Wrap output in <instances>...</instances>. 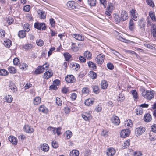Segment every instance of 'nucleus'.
Returning a JSON list of instances; mask_svg holds the SVG:
<instances>
[{"label":"nucleus","instance_id":"nucleus-1","mask_svg":"<svg viewBox=\"0 0 156 156\" xmlns=\"http://www.w3.org/2000/svg\"><path fill=\"white\" fill-rule=\"evenodd\" d=\"M48 66V65L45 63L41 66H39L35 71L36 74H39L42 73L45 69L47 70Z\"/></svg>","mask_w":156,"mask_h":156},{"label":"nucleus","instance_id":"nucleus-2","mask_svg":"<svg viewBox=\"0 0 156 156\" xmlns=\"http://www.w3.org/2000/svg\"><path fill=\"white\" fill-rule=\"evenodd\" d=\"M34 27L39 30H41L42 29V30H45L46 27L45 24L44 23H39L37 22L34 24Z\"/></svg>","mask_w":156,"mask_h":156},{"label":"nucleus","instance_id":"nucleus-3","mask_svg":"<svg viewBox=\"0 0 156 156\" xmlns=\"http://www.w3.org/2000/svg\"><path fill=\"white\" fill-rule=\"evenodd\" d=\"M105 55L102 54H100L97 56L95 59L96 62L98 64H101L104 62Z\"/></svg>","mask_w":156,"mask_h":156},{"label":"nucleus","instance_id":"nucleus-4","mask_svg":"<svg viewBox=\"0 0 156 156\" xmlns=\"http://www.w3.org/2000/svg\"><path fill=\"white\" fill-rule=\"evenodd\" d=\"M144 97L148 100H150L153 98L154 97V94L152 91L147 90Z\"/></svg>","mask_w":156,"mask_h":156},{"label":"nucleus","instance_id":"nucleus-5","mask_svg":"<svg viewBox=\"0 0 156 156\" xmlns=\"http://www.w3.org/2000/svg\"><path fill=\"white\" fill-rule=\"evenodd\" d=\"M136 20H134L133 19H131L129 23L128 27L129 30L132 31H133L135 28V24L136 22Z\"/></svg>","mask_w":156,"mask_h":156},{"label":"nucleus","instance_id":"nucleus-6","mask_svg":"<svg viewBox=\"0 0 156 156\" xmlns=\"http://www.w3.org/2000/svg\"><path fill=\"white\" fill-rule=\"evenodd\" d=\"M145 130L144 128L140 127L136 129L135 132L137 136H138L143 133Z\"/></svg>","mask_w":156,"mask_h":156},{"label":"nucleus","instance_id":"nucleus-7","mask_svg":"<svg viewBox=\"0 0 156 156\" xmlns=\"http://www.w3.org/2000/svg\"><path fill=\"white\" fill-rule=\"evenodd\" d=\"M65 80L69 83H73L75 81L74 77L72 75H67L65 77Z\"/></svg>","mask_w":156,"mask_h":156},{"label":"nucleus","instance_id":"nucleus-8","mask_svg":"<svg viewBox=\"0 0 156 156\" xmlns=\"http://www.w3.org/2000/svg\"><path fill=\"white\" fill-rule=\"evenodd\" d=\"M112 122L115 125H118L120 123L119 118L116 116H113L111 119Z\"/></svg>","mask_w":156,"mask_h":156},{"label":"nucleus","instance_id":"nucleus-9","mask_svg":"<svg viewBox=\"0 0 156 156\" xmlns=\"http://www.w3.org/2000/svg\"><path fill=\"white\" fill-rule=\"evenodd\" d=\"M77 3L73 1H68L67 3V6L69 8L72 9H76V5Z\"/></svg>","mask_w":156,"mask_h":156},{"label":"nucleus","instance_id":"nucleus-10","mask_svg":"<svg viewBox=\"0 0 156 156\" xmlns=\"http://www.w3.org/2000/svg\"><path fill=\"white\" fill-rule=\"evenodd\" d=\"M130 132L129 129L123 130L120 133V136L122 137L125 138L129 136Z\"/></svg>","mask_w":156,"mask_h":156},{"label":"nucleus","instance_id":"nucleus-11","mask_svg":"<svg viewBox=\"0 0 156 156\" xmlns=\"http://www.w3.org/2000/svg\"><path fill=\"white\" fill-rule=\"evenodd\" d=\"M121 21H124L128 18V14L125 11H123L121 13V17H120Z\"/></svg>","mask_w":156,"mask_h":156},{"label":"nucleus","instance_id":"nucleus-12","mask_svg":"<svg viewBox=\"0 0 156 156\" xmlns=\"http://www.w3.org/2000/svg\"><path fill=\"white\" fill-rule=\"evenodd\" d=\"M9 87L12 91L14 93H16L17 91V89L16 86L14 83L12 81H10L9 84Z\"/></svg>","mask_w":156,"mask_h":156},{"label":"nucleus","instance_id":"nucleus-13","mask_svg":"<svg viewBox=\"0 0 156 156\" xmlns=\"http://www.w3.org/2000/svg\"><path fill=\"white\" fill-rule=\"evenodd\" d=\"M115 153V150L112 148H110L108 149L107 151L106 154L108 156H113Z\"/></svg>","mask_w":156,"mask_h":156},{"label":"nucleus","instance_id":"nucleus-14","mask_svg":"<svg viewBox=\"0 0 156 156\" xmlns=\"http://www.w3.org/2000/svg\"><path fill=\"white\" fill-rule=\"evenodd\" d=\"M73 36L75 39L79 41H83L84 40V37L81 35L78 34H74Z\"/></svg>","mask_w":156,"mask_h":156},{"label":"nucleus","instance_id":"nucleus-15","mask_svg":"<svg viewBox=\"0 0 156 156\" xmlns=\"http://www.w3.org/2000/svg\"><path fill=\"white\" fill-rule=\"evenodd\" d=\"M8 139L9 141L11 142L12 144L16 145L17 143V139L14 136H10Z\"/></svg>","mask_w":156,"mask_h":156},{"label":"nucleus","instance_id":"nucleus-16","mask_svg":"<svg viewBox=\"0 0 156 156\" xmlns=\"http://www.w3.org/2000/svg\"><path fill=\"white\" fill-rule=\"evenodd\" d=\"M151 116L150 114L149 113L145 114L144 117V121L147 122L151 121Z\"/></svg>","mask_w":156,"mask_h":156},{"label":"nucleus","instance_id":"nucleus-17","mask_svg":"<svg viewBox=\"0 0 156 156\" xmlns=\"http://www.w3.org/2000/svg\"><path fill=\"white\" fill-rule=\"evenodd\" d=\"M25 131L28 133H31L34 131V129L28 125L24 126Z\"/></svg>","mask_w":156,"mask_h":156},{"label":"nucleus","instance_id":"nucleus-18","mask_svg":"<svg viewBox=\"0 0 156 156\" xmlns=\"http://www.w3.org/2000/svg\"><path fill=\"white\" fill-rule=\"evenodd\" d=\"M53 74V73L51 71H47L44 73V78L46 79H48L52 76Z\"/></svg>","mask_w":156,"mask_h":156},{"label":"nucleus","instance_id":"nucleus-19","mask_svg":"<svg viewBox=\"0 0 156 156\" xmlns=\"http://www.w3.org/2000/svg\"><path fill=\"white\" fill-rule=\"evenodd\" d=\"M146 25V22L145 21L143 20H140L139 25L141 29L145 30Z\"/></svg>","mask_w":156,"mask_h":156},{"label":"nucleus","instance_id":"nucleus-20","mask_svg":"<svg viewBox=\"0 0 156 156\" xmlns=\"http://www.w3.org/2000/svg\"><path fill=\"white\" fill-rule=\"evenodd\" d=\"M131 16L132 18V19L136 21L137 20V16L136 14L135 10L132 9L130 11Z\"/></svg>","mask_w":156,"mask_h":156},{"label":"nucleus","instance_id":"nucleus-21","mask_svg":"<svg viewBox=\"0 0 156 156\" xmlns=\"http://www.w3.org/2000/svg\"><path fill=\"white\" fill-rule=\"evenodd\" d=\"M150 30L153 37H156V25H153L152 28H151Z\"/></svg>","mask_w":156,"mask_h":156},{"label":"nucleus","instance_id":"nucleus-22","mask_svg":"<svg viewBox=\"0 0 156 156\" xmlns=\"http://www.w3.org/2000/svg\"><path fill=\"white\" fill-rule=\"evenodd\" d=\"M82 116L85 121L91 119V115L86 113H85V114H82Z\"/></svg>","mask_w":156,"mask_h":156},{"label":"nucleus","instance_id":"nucleus-23","mask_svg":"<svg viewBox=\"0 0 156 156\" xmlns=\"http://www.w3.org/2000/svg\"><path fill=\"white\" fill-rule=\"evenodd\" d=\"M108 86L107 82L105 80H103L101 83V87L102 89H105L107 88Z\"/></svg>","mask_w":156,"mask_h":156},{"label":"nucleus","instance_id":"nucleus-24","mask_svg":"<svg viewBox=\"0 0 156 156\" xmlns=\"http://www.w3.org/2000/svg\"><path fill=\"white\" fill-rule=\"evenodd\" d=\"M38 14L41 19H44L46 17V13L43 10H39L38 11Z\"/></svg>","mask_w":156,"mask_h":156},{"label":"nucleus","instance_id":"nucleus-25","mask_svg":"<svg viewBox=\"0 0 156 156\" xmlns=\"http://www.w3.org/2000/svg\"><path fill=\"white\" fill-rule=\"evenodd\" d=\"M13 100L12 97L10 95H8L5 97L4 101H6L8 103H11Z\"/></svg>","mask_w":156,"mask_h":156},{"label":"nucleus","instance_id":"nucleus-26","mask_svg":"<svg viewBox=\"0 0 156 156\" xmlns=\"http://www.w3.org/2000/svg\"><path fill=\"white\" fill-rule=\"evenodd\" d=\"M88 4L91 7L95 6L96 4V0H87Z\"/></svg>","mask_w":156,"mask_h":156},{"label":"nucleus","instance_id":"nucleus-27","mask_svg":"<svg viewBox=\"0 0 156 156\" xmlns=\"http://www.w3.org/2000/svg\"><path fill=\"white\" fill-rule=\"evenodd\" d=\"M79 155V151L77 150H73L70 152V156H78Z\"/></svg>","mask_w":156,"mask_h":156},{"label":"nucleus","instance_id":"nucleus-28","mask_svg":"<svg viewBox=\"0 0 156 156\" xmlns=\"http://www.w3.org/2000/svg\"><path fill=\"white\" fill-rule=\"evenodd\" d=\"M84 55L87 59H90L91 58L92 54L90 52L87 51L84 52Z\"/></svg>","mask_w":156,"mask_h":156},{"label":"nucleus","instance_id":"nucleus-29","mask_svg":"<svg viewBox=\"0 0 156 156\" xmlns=\"http://www.w3.org/2000/svg\"><path fill=\"white\" fill-rule=\"evenodd\" d=\"M41 98L39 97H36L34 99V103L35 105H38L41 102Z\"/></svg>","mask_w":156,"mask_h":156},{"label":"nucleus","instance_id":"nucleus-30","mask_svg":"<svg viewBox=\"0 0 156 156\" xmlns=\"http://www.w3.org/2000/svg\"><path fill=\"white\" fill-rule=\"evenodd\" d=\"M25 31L24 30H21L19 31L18 34V36L20 38H23L26 35Z\"/></svg>","mask_w":156,"mask_h":156},{"label":"nucleus","instance_id":"nucleus-31","mask_svg":"<svg viewBox=\"0 0 156 156\" xmlns=\"http://www.w3.org/2000/svg\"><path fill=\"white\" fill-rule=\"evenodd\" d=\"M93 101L90 99H87L85 101V104L88 106L91 105L93 104Z\"/></svg>","mask_w":156,"mask_h":156},{"label":"nucleus","instance_id":"nucleus-32","mask_svg":"<svg viewBox=\"0 0 156 156\" xmlns=\"http://www.w3.org/2000/svg\"><path fill=\"white\" fill-rule=\"evenodd\" d=\"M149 15L152 21L156 22V18L154 12L150 11L149 12Z\"/></svg>","mask_w":156,"mask_h":156},{"label":"nucleus","instance_id":"nucleus-33","mask_svg":"<svg viewBox=\"0 0 156 156\" xmlns=\"http://www.w3.org/2000/svg\"><path fill=\"white\" fill-rule=\"evenodd\" d=\"M88 66L89 67L92 68L93 69H96V66L95 63L91 61H89L88 62Z\"/></svg>","mask_w":156,"mask_h":156},{"label":"nucleus","instance_id":"nucleus-34","mask_svg":"<svg viewBox=\"0 0 156 156\" xmlns=\"http://www.w3.org/2000/svg\"><path fill=\"white\" fill-rule=\"evenodd\" d=\"M89 92V90L88 88L87 87H84L82 90V92L83 95L88 94Z\"/></svg>","mask_w":156,"mask_h":156},{"label":"nucleus","instance_id":"nucleus-35","mask_svg":"<svg viewBox=\"0 0 156 156\" xmlns=\"http://www.w3.org/2000/svg\"><path fill=\"white\" fill-rule=\"evenodd\" d=\"M41 149L44 151H47L49 150V147L46 144H43L41 147Z\"/></svg>","mask_w":156,"mask_h":156},{"label":"nucleus","instance_id":"nucleus-36","mask_svg":"<svg viewBox=\"0 0 156 156\" xmlns=\"http://www.w3.org/2000/svg\"><path fill=\"white\" fill-rule=\"evenodd\" d=\"M4 44L5 47L9 48L11 45V41L9 40L5 41Z\"/></svg>","mask_w":156,"mask_h":156},{"label":"nucleus","instance_id":"nucleus-37","mask_svg":"<svg viewBox=\"0 0 156 156\" xmlns=\"http://www.w3.org/2000/svg\"><path fill=\"white\" fill-rule=\"evenodd\" d=\"M92 88L94 91V92L95 94H97L99 93V87L98 86L94 85L92 86Z\"/></svg>","mask_w":156,"mask_h":156},{"label":"nucleus","instance_id":"nucleus-38","mask_svg":"<svg viewBox=\"0 0 156 156\" xmlns=\"http://www.w3.org/2000/svg\"><path fill=\"white\" fill-rule=\"evenodd\" d=\"M131 92L135 99H137L138 98V93L136 90H132L131 91Z\"/></svg>","mask_w":156,"mask_h":156},{"label":"nucleus","instance_id":"nucleus-39","mask_svg":"<svg viewBox=\"0 0 156 156\" xmlns=\"http://www.w3.org/2000/svg\"><path fill=\"white\" fill-rule=\"evenodd\" d=\"M20 69H22L23 70H26L27 69L28 66L26 64L23 63L22 64L20 65Z\"/></svg>","mask_w":156,"mask_h":156},{"label":"nucleus","instance_id":"nucleus-40","mask_svg":"<svg viewBox=\"0 0 156 156\" xmlns=\"http://www.w3.org/2000/svg\"><path fill=\"white\" fill-rule=\"evenodd\" d=\"M72 67L73 69H74L76 71H77L80 68V65L78 63H75L72 64Z\"/></svg>","mask_w":156,"mask_h":156},{"label":"nucleus","instance_id":"nucleus-41","mask_svg":"<svg viewBox=\"0 0 156 156\" xmlns=\"http://www.w3.org/2000/svg\"><path fill=\"white\" fill-rule=\"evenodd\" d=\"M8 72L5 69H1L0 70V75L5 76L7 75Z\"/></svg>","mask_w":156,"mask_h":156},{"label":"nucleus","instance_id":"nucleus-42","mask_svg":"<svg viewBox=\"0 0 156 156\" xmlns=\"http://www.w3.org/2000/svg\"><path fill=\"white\" fill-rule=\"evenodd\" d=\"M64 112L66 114H69L70 112V108L68 106H66L64 107L63 109Z\"/></svg>","mask_w":156,"mask_h":156},{"label":"nucleus","instance_id":"nucleus-43","mask_svg":"<svg viewBox=\"0 0 156 156\" xmlns=\"http://www.w3.org/2000/svg\"><path fill=\"white\" fill-rule=\"evenodd\" d=\"M32 45L29 43L26 44L23 46V47L26 50H28L31 48H32Z\"/></svg>","mask_w":156,"mask_h":156},{"label":"nucleus","instance_id":"nucleus-44","mask_svg":"<svg viewBox=\"0 0 156 156\" xmlns=\"http://www.w3.org/2000/svg\"><path fill=\"white\" fill-rule=\"evenodd\" d=\"M114 9V7L113 6L112 4L110 3L109 5L107 7V10L110 11V12H112Z\"/></svg>","mask_w":156,"mask_h":156},{"label":"nucleus","instance_id":"nucleus-45","mask_svg":"<svg viewBox=\"0 0 156 156\" xmlns=\"http://www.w3.org/2000/svg\"><path fill=\"white\" fill-rule=\"evenodd\" d=\"M64 56L65 58V60L66 61L69 60L70 58L71 57V55L67 53H65L64 54Z\"/></svg>","mask_w":156,"mask_h":156},{"label":"nucleus","instance_id":"nucleus-46","mask_svg":"<svg viewBox=\"0 0 156 156\" xmlns=\"http://www.w3.org/2000/svg\"><path fill=\"white\" fill-rule=\"evenodd\" d=\"M24 31L28 32L30 30V26L29 24L28 23L25 24L24 25V26L23 27Z\"/></svg>","mask_w":156,"mask_h":156},{"label":"nucleus","instance_id":"nucleus-47","mask_svg":"<svg viewBox=\"0 0 156 156\" xmlns=\"http://www.w3.org/2000/svg\"><path fill=\"white\" fill-rule=\"evenodd\" d=\"M65 134L66 135L67 138L68 139H69L71 137L72 135V132L69 130L66 131Z\"/></svg>","mask_w":156,"mask_h":156},{"label":"nucleus","instance_id":"nucleus-48","mask_svg":"<svg viewBox=\"0 0 156 156\" xmlns=\"http://www.w3.org/2000/svg\"><path fill=\"white\" fill-rule=\"evenodd\" d=\"M130 140H128L126 141L124 143L123 145V147H124V148H126L130 145Z\"/></svg>","mask_w":156,"mask_h":156},{"label":"nucleus","instance_id":"nucleus-49","mask_svg":"<svg viewBox=\"0 0 156 156\" xmlns=\"http://www.w3.org/2000/svg\"><path fill=\"white\" fill-rule=\"evenodd\" d=\"M8 71L11 73H16V70L13 67H11L8 68Z\"/></svg>","mask_w":156,"mask_h":156},{"label":"nucleus","instance_id":"nucleus-50","mask_svg":"<svg viewBox=\"0 0 156 156\" xmlns=\"http://www.w3.org/2000/svg\"><path fill=\"white\" fill-rule=\"evenodd\" d=\"M48 129L50 130L53 132V133L55 134L56 133V128L52 127H49L48 128Z\"/></svg>","mask_w":156,"mask_h":156},{"label":"nucleus","instance_id":"nucleus-51","mask_svg":"<svg viewBox=\"0 0 156 156\" xmlns=\"http://www.w3.org/2000/svg\"><path fill=\"white\" fill-rule=\"evenodd\" d=\"M36 43L37 44L40 46H42L44 44L43 41L41 39L37 40Z\"/></svg>","mask_w":156,"mask_h":156},{"label":"nucleus","instance_id":"nucleus-52","mask_svg":"<svg viewBox=\"0 0 156 156\" xmlns=\"http://www.w3.org/2000/svg\"><path fill=\"white\" fill-rule=\"evenodd\" d=\"M115 20L116 23H119L120 21L121 20L120 17H119V16L118 15L115 16Z\"/></svg>","mask_w":156,"mask_h":156},{"label":"nucleus","instance_id":"nucleus-53","mask_svg":"<svg viewBox=\"0 0 156 156\" xmlns=\"http://www.w3.org/2000/svg\"><path fill=\"white\" fill-rule=\"evenodd\" d=\"M100 4L103 5L104 8H105L107 6V1L106 0H99Z\"/></svg>","mask_w":156,"mask_h":156},{"label":"nucleus","instance_id":"nucleus-54","mask_svg":"<svg viewBox=\"0 0 156 156\" xmlns=\"http://www.w3.org/2000/svg\"><path fill=\"white\" fill-rule=\"evenodd\" d=\"M146 2L147 4L151 7H153L154 4L153 2L151 0H147Z\"/></svg>","mask_w":156,"mask_h":156},{"label":"nucleus","instance_id":"nucleus-55","mask_svg":"<svg viewBox=\"0 0 156 156\" xmlns=\"http://www.w3.org/2000/svg\"><path fill=\"white\" fill-rule=\"evenodd\" d=\"M90 76L92 79H95L97 77L96 73L94 72H91L90 73Z\"/></svg>","mask_w":156,"mask_h":156},{"label":"nucleus","instance_id":"nucleus-56","mask_svg":"<svg viewBox=\"0 0 156 156\" xmlns=\"http://www.w3.org/2000/svg\"><path fill=\"white\" fill-rule=\"evenodd\" d=\"M107 67L108 68L111 70L113 69L114 68V66L113 64L111 63H109L107 64Z\"/></svg>","mask_w":156,"mask_h":156},{"label":"nucleus","instance_id":"nucleus-57","mask_svg":"<svg viewBox=\"0 0 156 156\" xmlns=\"http://www.w3.org/2000/svg\"><path fill=\"white\" fill-rule=\"evenodd\" d=\"M39 110L40 111H41L42 112H46V110L45 109V107L44 105H41V106L39 108Z\"/></svg>","mask_w":156,"mask_h":156},{"label":"nucleus","instance_id":"nucleus-58","mask_svg":"<svg viewBox=\"0 0 156 156\" xmlns=\"http://www.w3.org/2000/svg\"><path fill=\"white\" fill-rule=\"evenodd\" d=\"M30 9V5H28L24 6L23 8V10L27 12H28L29 11Z\"/></svg>","mask_w":156,"mask_h":156},{"label":"nucleus","instance_id":"nucleus-59","mask_svg":"<svg viewBox=\"0 0 156 156\" xmlns=\"http://www.w3.org/2000/svg\"><path fill=\"white\" fill-rule=\"evenodd\" d=\"M52 147L55 148H56L58 147V143L55 141H52Z\"/></svg>","mask_w":156,"mask_h":156},{"label":"nucleus","instance_id":"nucleus-60","mask_svg":"<svg viewBox=\"0 0 156 156\" xmlns=\"http://www.w3.org/2000/svg\"><path fill=\"white\" fill-rule=\"evenodd\" d=\"M13 62L14 65H17L19 64L20 61L18 58H16L14 59Z\"/></svg>","mask_w":156,"mask_h":156},{"label":"nucleus","instance_id":"nucleus-61","mask_svg":"<svg viewBox=\"0 0 156 156\" xmlns=\"http://www.w3.org/2000/svg\"><path fill=\"white\" fill-rule=\"evenodd\" d=\"M56 102L58 105L61 106L62 105V101L59 98L57 97L56 98Z\"/></svg>","mask_w":156,"mask_h":156},{"label":"nucleus","instance_id":"nucleus-62","mask_svg":"<svg viewBox=\"0 0 156 156\" xmlns=\"http://www.w3.org/2000/svg\"><path fill=\"white\" fill-rule=\"evenodd\" d=\"M110 49L111 51H112V52L115 55L117 56H119V55H120V54L117 51H115V50L111 48H110Z\"/></svg>","mask_w":156,"mask_h":156},{"label":"nucleus","instance_id":"nucleus-63","mask_svg":"<svg viewBox=\"0 0 156 156\" xmlns=\"http://www.w3.org/2000/svg\"><path fill=\"white\" fill-rule=\"evenodd\" d=\"M101 135L104 136H108V131L106 130H103L101 133Z\"/></svg>","mask_w":156,"mask_h":156},{"label":"nucleus","instance_id":"nucleus-64","mask_svg":"<svg viewBox=\"0 0 156 156\" xmlns=\"http://www.w3.org/2000/svg\"><path fill=\"white\" fill-rule=\"evenodd\" d=\"M14 20L12 17H9L7 20V22L9 24H11L13 23Z\"/></svg>","mask_w":156,"mask_h":156}]
</instances>
